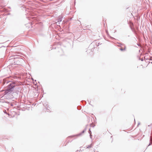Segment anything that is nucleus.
<instances>
[{"label": "nucleus", "mask_w": 152, "mask_h": 152, "mask_svg": "<svg viewBox=\"0 0 152 152\" xmlns=\"http://www.w3.org/2000/svg\"><path fill=\"white\" fill-rule=\"evenodd\" d=\"M10 86H12L11 87L12 88H13L15 86V84H14V83H12L11 84H10Z\"/></svg>", "instance_id": "2"}, {"label": "nucleus", "mask_w": 152, "mask_h": 152, "mask_svg": "<svg viewBox=\"0 0 152 152\" xmlns=\"http://www.w3.org/2000/svg\"><path fill=\"white\" fill-rule=\"evenodd\" d=\"M151 142L152 143V137L151 138Z\"/></svg>", "instance_id": "3"}, {"label": "nucleus", "mask_w": 152, "mask_h": 152, "mask_svg": "<svg viewBox=\"0 0 152 152\" xmlns=\"http://www.w3.org/2000/svg\"><path fill=\"white\" fill-rule=\"evenodd\" d=\"M31 79H32V80H33V79H32V78H31Z\"/></svg>", "instance_id": "5"}, {"label": "nucleus", "mask_w": 152, "mask_h": 152, "mask_svg": "<svg viewBox=\"0 0 152 152\" xmlns=\"http://www.w3.org/2000/svg\"><path fill=\"white\" fill-rule=\"evenodd\" d=\"M27 75V73H26L25 75Z\"/></svg>", "instance_id": "4"}, {"label": "nucleus", "mask_w": 152, "mask_h": 152, "mask_svg": "<svg viewBox=\"0 0 152 152\" xmlns=\"http://www.w3.org/2000/svg\"><path fill=\"white\" fill-rule=\"evenodd\" d=\"M126 48L125 47H124V48L121 47L120 49V50L121 51L124 50H126Z\"/></svg>", "instance_id": "1"}]
</instances>
